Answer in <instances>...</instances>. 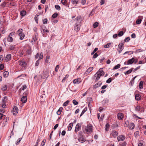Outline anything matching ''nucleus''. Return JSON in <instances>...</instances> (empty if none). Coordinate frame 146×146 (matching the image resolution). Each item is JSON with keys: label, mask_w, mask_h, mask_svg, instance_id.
<instances>
[{"label": "nucleus", "mask_w": 146, "mask_h": 146, "mask_svg": "<svg viewBox=\"0 0 146 146\" xmlns=\"http://www.w3.org/2000/svg\"><path fill=\"white\" fill-rule=\"evenodd\" d=\"M83 132L86 134H88L92 133L93 131V127L91 124L88 125L84 127L83 129Z\"/></svg>", "instance_id": "obj_1"}, {"label": "nucleus", "mask_w": 146, "mask_h": 146, "mask_svg": "<svg viewBox=\"0 0 146 146\" xmlns=\"http://www.w3.org/2000/svg\"><path fill=\"white\" fill-rule=\"evenodd\" d=\"M104 74V72L103 70V68H100L98 71L94 75V77H96V81H97L101 76H103Z\"/></svg>", "instance_id": "obj_2"}, {"label": "nucleus", "mask_w": 146, "mask_h": 146, "mask_svg": "<svg viewBox=\"0 0 146 146\" xmlns=\"http://www.w3.org/2000/svg\"><path fill=\"white\" fill-rule=\"evenodd\" d=\"M23 30L22 29H19L17 31V33L20 36V39L22 40H23L25 37V34L23 32Z\"/></svg>", "instance_id": "obj_3"}, {"label": "nucleus", "mask_w": 146, "mask_h": 146, "mask_svg": "<svg viewBox=\"0 0 146 146\" xmlns=\"http://www.w3.org/2000/svg\"><path fill=\"white\" fill-rule=\"evenodd\" d=\"M123 46H124L123 42H121L119 44L117 50L119 53H121L122 50Z\"/></svg>", "instance_id": "obj_4"}, {"label": "nucleus", "mask_w": 146, "mask_h": 146, "mask_svg": "<svg viewBox=\"0 0 146 146\" xmlns=\"http://www.w3.org/2000/svg\"><path fill=\"white\" fill-rule=\"evenodd\" d=\"M118 135V133L117 131L115 130H113L112 131L110 134V136L111 135L114 138L116 137Z\"/></svg>", "instance_id": "obj_5"}, {"label": "nucleus", "mask_w": 146, "mask_h": 146, "mask_svg": "<svg viewBox=\"0 0 146 146\" xmlns=\"http://www.w3.org/2000/svg\"><path fill=\"white\" fill-rule=\"evenodd\" d=\"M80 25L79 24L76 23L75 24L74 29V30L77 32L80 29Z\"/></svg>", "instance_id": "obj_6"}, {"label": "nucleus", "mask_w": 146, "mask_h": 146, "mask_svg": "<svg viewBox=\"0 0 146 146\" xmlns=\"http://www.w3.org/2000/svg\"><path fill=\"white\" fill-rule=\"evenodd\" d=\"M125 136L123 135H119L117 138V139L118 141H123L125 140Z\"/></svg>", "instance_id": "obj_7"}, {"label": "nucleus", "mask_w": 146, "mask_h": 146, "mask_svg": "<svg viewBox=\"0 0 146 146\" xmlns=\"http://www.w3.org/2000/svg\"><path fill=\"white\" fill-rule=\"evenodd\" d=\"M81 125L80 124L78 123L76 125L75 131L77 133L79 131L81 128Z\"/></svg>", "instance_id": "obj_8"}, {"label": "nucleus", "mask_w": 146, "mask_h": 146, "mask_svg": "<svg viewBox=\"0 0 146 146\" xmlns=\"http://www.w3.org/2000/svg\"><path fill=\"white\" fill-rule=\"evenodd\" d=\"M19 64L23 67H25L27 65L26 62L24 60H21L19 61Z\"/></svg>", "instance_id": "obj_9"}, {"label": "nucleus", "mask_w": 146, "mask_h": 146, "mask_svg": "<svg viewBox=\"0 0 146 146\" xmlns=\"http://www.w3.org/2000/svg\"><path fill=\"white\" fill-rule=\"evenodd\" d=\"M18 108L16 106L14 107L13 110V115H16L18 112Z\"/></svg>", "instance_id": "obj_10"}, {"label": "nucleus", "mask_w": 146, "mask_h": 146, "mask_svg": "<svg viewBox=\"0 0 146 146\" xmlns=\"http://www.w3.org/2000/svg\"><path fill=\"white\" fill-rule=\"evenodd\" d=\"M143 109V106L142 104L139 105V106H137L135 107V110L139 111Z\"/></svg>", "instance_id": "obj_11"}, {"label": "nucleus", "mask_w": 146, "mask_h": 146, "mask_svg": "<svg viewBox=\"0 0 146 146\" xmlns=\"http://www.w3.org/2000/svg\"><path fill=\"white\" fill-rule=\"evenodd\" d=\"M118 119L119 120H122L123 119L124 115L122 113H119L117 114Z\"/></svg>", "instance_id": "obj_12"}, {"label": "nucleus", "mask_w": 146, "mask_h": 146, "mask_svg": "<svg viewBox=\"0 0 146 146\" xmlns=\"http://www.w3.org/2000/svg\"><path fill=\"white\" fill-rule=\"evenodd\" d=\"M93 67H90L84 73V74L87 75L89 74L90 72H91L93 70Z\"/></svg>", "instance_id": "obj_13"}, {"label": "nucleus", "mask_w": 146, "mask_h": 146, "mask_svg": "<svg viewBox=\"0 0 146 146\" xmlns=\"http://www.w3.org/2000/svg\"><path fill=\"white\" fill-rule=\"evenodd\" d=\"M27 98L26 96H23L21 98V101L24 103H26L27 101Z\"/></svg>", "instance_id": "obj_14"}, {"label": "nucleus", "mask_w": 146, "mask_h": 146, "mask_svg": "<svg viewBox=\"0 0 146 146\" xmlns=\"http://www.w3.org/2000/svg\"><path fill=\"white\" fill-rule=\"evenodd\" d=\"M135 61V59L133 58L131 59L128 60L127 62V64H132Z\"/></svg>", "instance_id": "obj_15"}, {"label": "nucleus", "mask_w": 146, "mask_h": 146, "mask_svg": "<svg viewBox=\"0 0 146 146\" xmlns=\"http://www.w3.org/2000/svg\"><path fill=\"white\" fill-rule=\"evenodd\" d=\"M11 55L9 54H7L5 57V60L7 62L9 61L11 59Z\"/></svg>", "instance_id": "obj_16"}, {"label": "nucleus", "mask_w": 146, "mask_h": 146, "mask_svg": "<svg viewBox=\"0 0 146 146\" xmlns=\"http://www.w3.org/2000/svg\"><path fill=\"white\" fill-rule=\"evenodd\" d=\"M135 127L134 124L133 123H130L129 126V128L130 130L133 129Z\"/></svg>", "instance_id": "obj_17"}, {"label": "nucleus", "mask_w": 146, "mask_h": 146, "mask_svg": "<svg viewBox=\"0 0 146 146\" xmlns=\"http://www.w3.org/2000/svg\"><path fill=\"white\" fill-rule=\"evenodd\" d=\"M78 141L81 143H83L85 141V139L82 137H80L78 139Z\"/></svg>", "instance_id": "obj_18"}, {"label": "nucleus", "mask_w": 146, "mask_h": 146, "mask_svg": "<svg viewBox=\"0 0 146 146\" xmlns=\"http://www.w3.org/2000/svg\"><path fill=\"white\" fill-rule=\"evenodd\" d=\"M42 33H45V32L48 33L49 32V31L48 30H47L46 28V27H42Z\"/></svg>", "instance_id": "obj_19"}, {"label": "nucleus", "mask_w": 146, "mask_h": 146, "mask_svg": "<svg viewBox=\"0 0 146 146\" xmlns=\"http://www.w3.org/2000/svg\"><path fill=\"white\" fill-rule=\"evenodd\" d=\"M26 75H27L26 74H22L20 75V76H18L17 77V78H20V79H24V78H25V77H26Z\"/></svg>", "instance_id": "obj_20"}, {"label": "nucleus", "mask_w": 146, "mask_h": 146, "mask_svg": "<svg viewBox=\"0 0 146 146\" xmlns=\"http://www.w3.org/2000/svg\"><path fill=\"white\" fill-rule=\"evenodd\" d=\"M63 108L62 107H61L59 108L57 112V114L58 115H60L61 113L62 110Z\"/></svg>", "instance_id": "obj_21"}, {"label": "nucleus", "mask_w": 146, "mask_h": 146, "mask_svg": "<svg viewBox=\"0 0 146 146\" xmlns=\"http://www.w3.org/2000/svg\"><path fill=\"white\" fill-rule=\"evenodd\" d=\"M7 40L9 42H12L13 41V39L12 38V37L11 36H8V37L7 38Z\"/></svg>", "instance_id": "obj_22"}, {"label": "nucleus", "mask_w": 146, "mask_h": 146, "mask_svg": "<svg viewBox=\"0 0 146 146\" xmlns=\"http://www.w3.org/2000/svg\"><path fill=\"white\" fill-rule=\"evenodd\" d=\"M9 75V72L7 71L4 72L3 73V76L4 77H7Z\"/></svg>", "instance_id": "obj_23"}, {"label": "nucleus", "mask_w": 146, "mask_h": 146, "mask_svg": "<svg viewBox=\"0 0 146 146\" xmlns=\"http://www.w3.org/2000/svg\"><path fill=\"white\" fill-rule=\"evenodd\" d=\"M141 96L139 94H137L135 96V99L137 100H139L141 99Z\"/></svg>", "instance_id": "obj_24"}, {"label": "nucleus", "mask_w": 146, "mask_h": 146, "mask_svg": "<svg viewBox=\"0 0 146 146\" xmlns=\"http://www.w3.org/2000/svg\"><path fill=\"white\" fill-rule=\"evenodd\" d=\"M73 126V123H70L68 125V131H70Z\"/></svg>", "instance_id": "obj_25"}, {"label": "nucleus", "mask_w": 146, "mask_h": 146, "mask_svg": "<svg viewBox=\"0 0 146 146\" xmlns=\"http://www.w3.org/2000/svg\"><path fill=\"white\" fill-rule=\"evenodd\" d=\"M112 44V43H109L108 44H107L105 45H104V47L105 48H108L110 47Z\"/></svg>", "instance_id": "obj_26"}, {"label": "nucleus", "mask_w": 146, "mask_h": 146, "mask_svg": "<svg viewBox=\"0 0 146 146\" xmlns=\"http://www.w3.org/2000/svg\"><path fill=\"white\" fill-rule=\"evenodd\" d=\"M26 11H22L20 12V14L22 16H25L26 15Z\"/></svg>", "instance_id": "obj_27"}, {"label": "nucleus", "mask_w": 146, "mask_h": 146, "mask_svg": "<svg viewBox=\"0 0 146 146\" xmlns=\"http://www.w3.org/2000/svg\"><path fill=\"white\" fill-rule=\"evenodd\" d=\"M133 70V68L129 70L126 72H125V74H128L130 73Z\"/></svg>", "instance_id": "obj_28"}, {"label": "nucleus", "mask_w": 146, "mask_h": 146, "mask_svg": "<svg viewBox=\"0 0 146 146\" xmlns=\"http://www.w3.org/2000/svg\"><path fill=\"white\" fill-rule=\"evenodd\" d=\"M71 2L74 4H77L78 2V0H72Z\"/></svg>", "instance_id": "obj_29"}, {"label": "nucleus", "mask_w": 146, "mask_h": 146, "mask_svg": "<svg viewBox=\"0 0 146 146\" xmlns=\"http://www.w3.org/2000/svg\"><path fill=\"white\" fill-rule=\"evenodd\" d=\"M98 25V22H96L94 23L93 25V27L94 28H95L97 27Z\"/></svg>", "instance_id": "obj_30"}, {"label": "nucleus", "mask_w": 146, "mask_h": 146, "mask_svg": "<svg viewBox=\"0 0 146 146\" xmlns=\"http://www.w3.org/2000/svg\"><path fill=\"white\" fill-rule=\"evenodd\" d=\"M129 121H126L125 122V124L124 125V126L126 127L128 126H129Z\"/></svg>", "instance_id": "obj_31"}, {"label": "nucleus", "mask_w": 146, "mask_h": 146, "mask_svg": "<svg viewBox=\"0 0 146 146\" xmlns=\"http://www.w3.org/2000/svg\"><path fill=\"white\" fill-rule=\"evenodd\" d=\"M69 100H67L66 102H64V104H63V106H67L68 104L69 103Z\"/></svg>", "instance_id": "obj_32"}, {"label": "nucleus", "mask_w": 146, "mask_h": 146, "mask_svg": "<svg viewBox=\"0 0 146 146\" xmlns=\"http://www.w3.org/2000/svg\"><path fill=\"white\" fill-rule=\"evenodd\" d=\"M101 84H100L98 83H97L94 86V88H96L100 87Z\"/></svg>", "instance_id": "obj_33"}, {"label": "nucleus", "mask_w": 146, "mask_h": 146, "mask_svg": "<svg viewBox=\"0 0 146 146\" xmlns=\"http://www.w3.org/2000/svg\"><path fill=\"white\" fill-rule=\"evenodd\" d=\"M81 17L80 16H77L75 19V20H76L77 21H81Z\"/></svg>", "instance_id": "obj_34"}, {"label": "nucleus", "mask_w": 146, "mask_h": 146, "mask_svg": "<svg viewBox=\"0 0 146 146\" xmlns=\"http://www.w3.org/2000/svg\"><path fill=\"white\" fill-rule=\"evenodd\" d=\"M7 87L6 85H5L3 86L1 88V89L3 91H4L7 89Z\"/></svg>", "instance_id": "obj_35"}, {"label": "nucleus", "mask_w": 146, "mask_h": 146, "mask_svg": "<svg viewBox=\"0 0 146 146\" xmlns=\"http://www.w3.org/2000/svg\"><path fill=\"white\" fill-rule=\"evenodd\" d=\"M7 98L6 97H4L3 100V103H5L7 101Z\"/></svg>", "instance_id": "obj_36"}, {"label": "nucleus", "mask_w": 146, "mask_h": 146, "mask_svg": "<svg viewBox=\"0 0 146 146\" xmlns=\"http://www.w3.org/2000/svg\"><path fill=\"white\" fill-rule=\"evenodd\" d=\"M110 125L108 123H107L106 125V130L107 131L109 129Z\"/></svg>", "instance_id": "obj_37"}, {"label": "nucleus", "mask_w": 146, "mask_h": 146, "mask_svg": "<svg viewBox=\"0 0 146 146\" xmlns=\"http://www.w3.org/2000/svg\"><path fill=\"white\" fill-rule=\"evenodd\" d=\"M58 15V14L57 13H54L52 15V17L54 18H56Z\"/></svg>", "instance_id": "obj_38"}, {"label": "nucleus", "mask_w": 146, "mask_h": 146, "mask_svg": "<svg viewBox=\"0 0 146 146\" xmlns=\"http://www.w3.org/2000/svg\"><path fill=\"white\" fill-rule=\"evenodd\" d=\"M120 65L119 64H118L117 65H116L114 67L113 69H117L120 68Z\"/></svg>", "instance_id": "obj_39"}, {"label": "nucleus", "mask_w": 146, "mask_h": 146, "mask_svg": "<svg viewBox=\"0 0 146 146\" xmlns=\"http://www.w3.org/2000/svg\"><path fill=\"white\" fill-rule=\"evenodd\" d=\"M43 58V54L42 52H41L40 54H39V58L38 60H40L41 59H42Z\"/></svg>", "instance_id": "obj_40"}, {"label": "nucleus", "mask_w": 146, "mask_h": 146, "mask_svg": "<svg viewBox=\"0 0 146 146\" xmlns=\"http://www.w3.org/2000/svg\"><path fill=\"white\" fill-rule=\"evenodd\" d=\"M81 79L80 78H78L77 79H75L73 81V82H81Z\"/></svg>", "instance_id": "obj_41"}, {"label": "nucleus", "mask_w": 146, "mask_h": 146, "mask_svg": "<svg viewBox=\"0 0 146 146\" xmlns=\"http://www.w3.org/2000/svg\"><path fill=\"white\" fill-rule=\"evenodd\" d=\"M50 56H47L46 57V60H45V62H46L48 63V62L49 59H50Z\"/></svg>", "instance_id": "obj_42"}, {"label": "nucleus", "mask_w": 146, "mask_h": 146, "mask_svg": "<svg viewBox=\"0 0 146 146\" xmlns=\"http://www.w3.org/2000/svg\"><path fill=\"white\" fill-rule=\"evenodd\" d=\"M43 23L44 24H47L48 21V20L47 18H45L44 19H43L42 20Z\"/></svg>", "instance_id": "obj_43"}, {"label": "nucleus", "mask_w": 146, "mask_h": 146, "mask_svg": "<svg viewBox=\"0 0 146 146\" xmlns=\"http://www.w3.org/2000/svg\"><path fill=\"white\" fill-rule=\"evenodd\" d=\"M141 21V20L140 19H138L136 21V23L137 24H140Z\"/></svg>", "instance_id": "obj_44"}, {"label": "nucleus", "mask_w": 146, "mask_h": 146, "mask_svg": "<svg viewBox=\"0 0 146 146\" xmlns=\"http://www.w3.org/2000/svg\"><path fill=\"white\" fill-rule=\"evenodd\" d=\"M72 102L74 104V105H77L78 104V102L76 100H73L72 101Z\"/></svg>", "instance_id": "obj_45"}, {"label": "nucleus", "mask_w": 146, "mask_h": 146, "mask_svg": "<svg viewBox=\"0 0 146 146\" xmlns=\"http://www.w3.org/2000/svg\"><path fill=\"white\" fill-rule=\"evenodd\" d=\"M55 8L57 9L58 10H60V6L58 5H56L55 6Z\"/></svg>", "instance_id": "obj_46"}, {"label": "nucleus", "mask_w": 146, "mask_h": 146, "mask_svg": "<svg viewBox=\"0 0 146 146\" xmlns=\"http://www.w3.org/2000/svg\"><path fill=\"white\" fill-rule=\"evenodd\" d=\"M123 34V32L122 31H120L118 34V35L119 36H122Z\"/></svg>", "instance_id": "obj_47"}, {"label": "nucleus", "mask_w": 146, "mask_h": 146, "mask_svg": "<svg viewBox=\"0 0 146 146\" xmlns=\"http://www.w3.org/2000/svg\"><path fill=\"white\" fill-rule=\"evenodd\" d=\"M21 139H22L21 138H19L17 140L16 143L17 145H18L19 144V143L20 141H21Z\"/></svg>", "instance_id": "obj_48"}, {"label": "nucleus", "mask_w": 146, "mask_h": 146, "mask_svg": "<svg viewBox=\"0 0 146 146\" xmlns=\"http://www.w3.org/2000/svg\"><path fill=\"white\" fill-rule=\"evenodd\" d=\"M69 75H66L65 76V77H64L62 80V82H65V80L68 77Z\"/></svg>", "instance_id": "obj_49"}, {"label": "nucleus", "mask_w": 146, "mask_h": 146, "mask_svg": "<svg viewBox=\"0 0 146 146\" xmlns=\"http://www.w3.org/2000/svg\"><path fill=\"white\" fill-rule=\"evenodd\" d=\"M15 33L14 32H12L9 34V36H10L13 37V36L14 35Z\"/></svg>", "instance_id": "obj_50"}, {"label": "nucleus", "mask_w": 146, "mask_h": 146, "mask_svg": "<svg viewBox=\"0 0 146 146\" xmlns=\"http://www.w3.org/2000/svg\"><path fill=\"white\" fill-rule=\"evenodd\" d=\"M46 141V140L45 139H44L43 140L41 144L42 146H44V145Z\"/></svg>", "instance_id": "obj_51"}, {"label": "nucleus", "mask_w": 146, "mask_h": 146, "mask_svg": "<svg viewBox=\"0 0 146 146\" xmlns=\"http://www.w3.org/2000/svg\"><path fill=\"white\" fill-rule=\"evenodd\" d=\"M139 88L140 89H142L143 88V83H140L139 84Z\"/></svg>", "instance_id": "obj_52"}, {"label": "nucleus", "mask_w": 146, "mask_h": 146, "mask_svg": "<svg viewBox=\"0 0 146 146\" xmlns=\"http://www.w3.org/2000/svg\"><path fill=\"white\" fill-rule=\"evenodd\" d=\"M130 38L129 37L126 38L125 39V42H128L130 40Z\"/></svg>", "instance_id": "obj_53"}, {"label": "nucleus", "mask_w": 146, "mask_h": 146, "mask_svg": "<svg viewBox=\"0 0 146 146\" xmlns=\"http://www.w3.org/2000/svg\"><path fill=\"white\" fill-rule=\"evenodd\" d=\"M39 60H38L36 62L35 66H38L39 65Z\"/></svg>", "instance_id": "obj_54"}, {"label": "nucleus", "mask_w": 146, "mask_h": 146, "mask_svg": "<svg viewBox=\"0 0 146 146\" xmlns=\"http://www.w3.org/2000/svg\"><path fill=\"white\" fill-rule=\"evenodd\" d=\"M9 48L11 50H14L15 48V47L14 46H10L9 47Z\"/></svg>", "instance_id": "obj_55"}, {"label": "nucleus", "mask_w": 146, "mask_h": 146, "mask_svg": "<svg viewBox=\"0 0 146 146\" xmlns=\"http://www.w3.org/2000/svg\"><path fill=\"white\" fill-rule=\"evenodd\" d=\"M126 143L125 142H123L122 144H120L119 146H126Z\"/></svg>", "instance_id": "obj_56"}, {"label": "nucleus", "mask_w": 146, "mask_h": 146, "mask_svg": "<svg viewBox=\"0 0 146 146\" xmlns=\"http://www.w3.org/2000/svg\"><path fill=\"white\" fill-rule=\"evenodd\" d=\"M6 106V104L5 103H3L2 105V107L3 108H5Z\"/></svg>", "instance_id": "obj_57"}, {"label": "nucleus", "mask_w": 146, "mask_h": 146, "mask_svg": "<svg viewBox=\"0 0 146 146\" xmlns=\"http://www.w3.org/2000/svg\"><path fill=\"white\" fill-rule=\"evenodd\" d=\"M4 65L3 64H0V70H2L4 68Z\"/></svg>", "instance_id": "obj_58"}, {"label": "nucleus", "mask_w": 146, "mask_h": 146, "mask_svg": "<svg viewBox=\"0 0 146 146\" xmlns=\"http://www.w3.org/2000/svg\"><path fill=\"white\" fill-rule=\"evenodd\" d=\"M66 0H61V3L62 4L65 5L66 3Z\"/></svg>", "instance_id": "obj_59"}, {"label": "nucleus", "mask_w": 146, "mask_h": 146, "mask_svg": "<svg viewBox=\"0 0 146 146\" xmlns=\"http://www.w3.org/2000/svg\"><path fill=\"white\" fill-rule=\"evenodd\" d=\"M59 68V66L58 65H57L55 68V71L56 72H57L58 71V69Z\"/></svg>", "instance_id": "obj_60"}, {"label": "nucleus", "mask_w": 146, "mask_h": 146, "mask_svg": "<svg viewBox=\"0 0 146 146\" xmlns=\"http://www.w3.org/2000/svg\"><path fill=\"white\" fill-rule=\"evenodd\" d=\"M53 133V131H52L51 132V133H50V135H49V138H48V140H50L51 139V136H52V133Z\"/></svg>", "instance_id": "obj_61"}, {"label": "nucleus", "mask_w": 146, "mask_h": 146, "mask_svg": "<svg viewBox=\"0 0 146 146\" xmlns=\"http://www.w3.org/2000/svg\"><path fill=\"white\" fill-rule=\"evenodd\" d=\"M132 38H135L136 37V35L135 33H133L131 35Z\"/></svg>", "instance_id": "obj_62"}, {"label": "nucleus", "mask_w": 146, "mask_h": 146, "mask_svg": "<svg viewBox=\"0 0 146 146\" xmlns=\"http://www.w3.org/2000/svg\"><path fill=\"white\" fill-rule=\"evenodd\" d=\"M58 124H56L54 126V127L53 128L55 130L57 128V127H58Z\"/></svg>", "instance_id": "obj_63"}, {"label": "nucleus", "mask_w": 146, "mask_h": 146, "mask_svg": "<svg viewBox=\"0 0 146 146\" xmlns=\"http://www.w3.org/2000/svg\"><path fill=\"white\" fill-rule=\"evenodd\" d=\"M98 56V54L96 53L93 56V58H96Z\"/></svg>", "instance_id": "obj_64"}]
</instances>
